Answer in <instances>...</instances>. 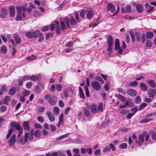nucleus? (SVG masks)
<instances>
[{"instance_id":"nucleus-1","label":"nucleus","mask_w":156,"mask_h":156,"mask_svg":"<svg viewBox=\"0 0 156 156\" xmlns=\"http://www.w3.org/2000/svg\"><path fill=\"white\" fill-rule=\"evenodd\" d=\"M34 130L31 129L29 132L25 133L23 138H20L17 140V142L19 143H21L23 144H25L27 140L31 141L33 139Z\"/></svg>"},{"instance_id":"nucleus-2","label":"nucleus","mask_w":156,"mask_h":156,"mask_svg":"<svg viewBox=\"0 0 156 156\" xmlns=\"http://www.w3.org/2000/svg\"><path fill=\"white\" fill-rule=\"evenodd\" d=\"M65 24L67 28H69V23L71 25H75L76 24V22L74 17L70 16L69 18L67 17H66L63 19V21Z\"/></svg>"},{"instance_id":"nucleus-3","label":"nucleus","mask_w":156,"mask_h":156,"mask_svg":"<svg viewBox=\"0 0 156 156\" xmlns=\"http://www.w3.org/2000/svg\"><path fill=\"white\" fill-rule=\"evenodd\" d=\"M16 9L18 15L16 17V21L21 20H22V17L21 16V14L22 12H26V8L24 6L20 7L18 6L16 7Z\"/></svg>"},{"instance_id":"nucleus-4","label":"nucleus","mask_w":156,"mask_h":156,"mask_svg":"<svg viewBox=\"0 0 156 156\" xmlns=\"http://www.w3.org/2000/svg\"><path fill=\"white\" fill-rule=\"evenodd\" d=\"M61 28L60 27V26H57L56 27L55 32L56 34H60L62 30L64 31L67 28L64 22L62 20L61 21Z\"/></svg>"},{"instance_id":"nucleus-5","label":"nucleus","mask_w":156,"mask_h":156,"mask_svg":"<svg viewBox=\"0 0 156 156\" xmlns=\"http://www.w3.org/2000/svg\"><path fill=\"white\" fill-rule=\"evenodd\" d=\"M44 98L46 100L49 99L48 102L51 105H55L56 102V100L54 99V95L52 96L50 94H47L44 96Z\"/></svg>"},{"instance_id":"nucleus-6","label":"nucleus","mask_w":156,"mask_h":156,"mask_svg":"<svg viewBox=\"0 0 156 156\" xmlns=\"http://www.w3.org/2000/svg\"><path fill=\"white\" fill-rule=\"evenodd\" d=\"M91 86L94 90L96 91L100 90L101 87L100 83L96 81L92 82L91 83Z\"/></svg>"},{"instance_id":"nucleus-7","label":"nucleus","mask_w":156,"mask_h":156,"mask_svg":"<svg viewBox=\"0 0 156 156\" xmlns=\"http://www.w3.org/2000/svg\"><path fill=\"white\" fill-rule=\"evenodd\" d=\"M10 126L12 128L11 129L13 130L16 129L19 131L20 130L21 128L20 125L17 123L15 122H11L10 124Z\"/></svg>"},{"instance_id":"nucleus-8","label":"nucleus","mask_w":156,"mask_h":156,"mask_svg":"<svg viewBox=\"0 0 156 156\" xmlns=\"http://www.w3.org/2000/svg\"><path fill=\"white\" fill-rule=\"evenodd\" d=\"M88 108L92 113H95L98 112V110L97 108V105L95 104H93L87 106Z\"/></svg>"},{"instance_id":"nucleus-9","label":"nucleus","mask_w":156,"mask_h":156,"mask_svg":"<svg viewBox=\"0 0 156 156\" xmlns=\"http://www.w3.org/2000/svg\"><path fill=\"white\" fill-rule=\"evenodd\" d=\"M16 135L15 134H13L9 140L8 144L9 146H12L16 142Z\"/></svg>"},{"instance_id":"nucleus-10","label":"nucleus","mask_w":156,"mask_h":156,"mask_svg":"<svg viewBox=\"0 0 156 156\" xmlns=\"http://www.w3.org/2000/svg\"><path fill=\"white\" fill-rule=\"evenodd\" d=\"M25 35L28 38H31L32 37H37V34H36V31L34 32H27L25 33Z\"/></svg>"},{"instance_id":"nucleus-11","label":"nucleus","mask_w":156,"mask_h":156,"mask_svg":"<svg viewBox=\"0 0 156 156\" xmlns=\"http://www.w3.org/2000/svg\"><path fill=\"white\" fill-rule=\"evenodd\" d=\"M46 115L48 117V119L50 121L53 122L55 120V117L51 112L49 111L46 112Z\"/></svg>"},{"instance_id":"nucleus-12","label":"nucleus","mask_w":156,"mask_h":156,"mask_svg":"<svg viewBox=\"0 0 156 156\" xmlns=\"http://www.w3.org/2000/svg\"><path fill=\"white\" fill-rule=\"evenodd\" d=\"M144 136L143 134V132L142 134H140L139 136V140H136V143L140 145L144 141Z\"/></svg>"},{"instance_id":"nucleus-13","label":"nucleus","mask_w":156,"mask_h":156,"mask_svg":"<svg viewBox=\"0 0 156 156\" xmlns=\"http://www.w3.org/2000/svg\"><path fill=\"white\" fill-rule=\"evenodd\" d=\"M107 9L108 11H110L111 12L113 13L115 10V6L112 4L110 3L108 4Z\"/></svg>"},{"instance_id":"nucleus-14","label":"nucleus","mask_w":156,"mask_h":156,"mask_svg":"<svg viewBox=\"0 0 156 156\" xmlns=\"http://www.w3.org/2000/svg\"><path fill=\"white\" fill-rule=\"evenodd\" d=\"M9 12L10 15L12 17H13L15 16V9L14 6H10L9 8Z\"/></svg>"},{"instance_id":"nucleus-15","label":"nucleus","mask_w":156,"mask_h":156,"mask_svg":"<svg viewBox=\"0 0 156 156\" xmlns=\"http://www.w3.org/2000/svg\"><path fill=\"white\" fill-rule=\"evenodd\" d=\"M148 96L153 98L154 96V94L156 93V89H150L148 91Z\"/></svg>"},{"instance_id":"nucleus-16","label":"nucleus","mask_w":156,"mask_h":156,"mask_svg":"<svg viewBox=\"0 0 156 156\" xmlns=\"http://www.w3.org/2000/svg\"><path fill=\"white\" fill-rule=\"evenodd\" d=\"M146 83L152 88H154L156 86L155 83L153 80H148L146 81Z\"/></svg>"},{"instance_id":"nucleus-17","label":"nucleus","mask_w":156,"mask_h":156,"mask_svg":"<svg viewBox=\"0 0 156 156\" xmlns=\"http://www.w3.org/2000/svg\"><path fill=\"white\" fill-rule=\"evenodd\" d=\"M140 86L141 89L144 91H147L148 88L146 84L143 82H141L140 83Z\"/></svg>"},{"instance_id":"nucleus-18","label":"nucleus","mask_w":156,"mask_h":156,"mask_svg":"<svg viewBox=\"0 0 156 156\" xmlns=\"http://www.w3.org/2000/svg\"><path fill=\"white\" fill-rule=\"evenodd\" d=\"M128 94L132 96H134L136 95V92L135 90L131 89H128L127 91Z\"/></svg>"},{"instance_id":"nucleus-19","label":"nucleus","mask_w":156,"mask_h":156,"mask_svg":"<svg viewBox=\"0 0 156 156\" xmlns=\"http://www.w3.org/2000/svg\"><path fill=\"white\" fill-rule=\"evenodd\" d=\"M41 76L40 75H38L37 76L32 75L30 76V79L33 81H35L40 80Z\"/></svg>"},{"instance_id":"nucleus-20","label":"nucleus","mask_w":156,"mask_h":156,"mask_svg":"<svg viewBox=\"0 0 156 156\" xmlns=\"http://www.w3.org/2000/svg\"><path fill=\"white\" fill-rule=\"evenodd\" d=\"M23 128L26 131L30 129L29 123L28 121H25L23 123Z\"/></svg>"},{"instance_id":"nucleus-21","label":"nucleus","mask_w":156,"mask_h":156,"mask_svg":"<svg viewBox=\"0 0 156 156\" xmlns=\"http://www.w3.org/2000/svg\"><path fill=\"white\" fill-rule=\"evenodd\" d=\"M16 90V88L15 87H12L9 91V94L13 96L15 95Z\"/></svg>"},{"instance_id":"nucleus-22","label":"nucleus","mask_w":156,"mask_h":156,"mask_svg":"<svg viewBox=\"0 0 156 156\" xmlns=\"http://www.w3.org/2000/svg\"><path fill=\"white\" fill-rule=\"evenodd\" d=\"M36 34H37V36L39 35V38L38 39V41L39 42H41L44 39V36L43 34L40 33V31L38 30H36Z\"/></svg>"},{"instance_id":"nucleus-23","label":"nucleus","mask_w":156,"mask_h":156,"mask_svg":"<svg viewBox=\"0 0 156 156\" xmlns=\"http://www.w3.org/2000/svg\"><path fill=\"white\" fill-rule=\"evenodd\" d=\"M108 45H113V40L112 36L111 35H109L108 37Z\"/></svg>"},{"instance_id":"nucleus-24","label":"nucleus","mask_w":156,"mask_h":156,"mask_svg":"<svg viewBox=\"0 0 156 156\" xmlns=\"http://www.w3.org/2000/svg\"><path fill=\"white\" fill-rule=\"evenodd\" d=\"M34 136L37 137H40L41 135V133L39 130H36L34 132Z\"/></svg>"},{"instance_id":"nucleus-25","label":"nucleus","mask_w":156,"mask_h":156,"mask_svg":"<svg viewBox=\"0 0 156 156\" xmlns=\"http://www.w3.org/2000/svg\"><path fill=\"white\" fill-rule=\"evenodd\" d=\"M53 112L55 115H57L59 114V108L58 107H55L53 110Z\"/></svg>"},{"instance_id":"nucleus-26","label":"nucleus","mask_w":156,"mask_h":156,"mask_svg":"<svg viewBox=\"0 0 156 156\" xmlns=\"http://www.w3.org/2000/svg\"><path fill=\"white\" fill-rule=\"evenodd\" d=\"M136 8L137 11L138 12H142V11L143 9V7L142 5H140V4H139V5H137L136 6Z\"/></svg>"},{"instance_id":"nucleus-27","label":"nucleus","mask_w":156,"mask_h":156,"mask_svg":"<svg viewBox=\"0 0 156 156\" xmlns=\"http://www.w3.org/2000/svg\"><path fill=\"white\" fill-rule=\"evenodd\" d=\"M149 134L151 135L152 139L153 140L156 139V133L153 131H151L149 132Z\"/></svg>"},{"instance_id":"nucleus-28","label":"nucleus","mask_w":156,"mask_h":156,"mask_svg":"<svg viewBox=\"0 0 156 156\" xmlns=\"http://www.w3.org/2000/svg\"><path fill=\"white\" fill-rule=\"evenodd\" d=\"M153 33L152 32H147L146 34V37L148 39H151L153 37Z\"/></svg>"},{"instance_id":"nucleus-29","label":"nucleus","mask_w":156,"mask_h":156,"mask_svg":"<svg viewBox=\"0 0 156 156\" xmlns=\"http://www.w3.org/2000/svg\"><path fill=\"white\" fill-rule=\"evenodd\" d=\"M1 14L2 15L4 16L8 14L7 10L4 8H2L0 9Z\"/></svg>"},{"instance_id":"nucleus-30","label":"nucleus","mask_w":156,"mask_h":156,"mask_svg":"<svg viewBox=\"0 0 156 156\" xmlns=\"http://www.w3.org/2000/svg\"><path fill=\"white\" fill-rule=\"evenodd\" d=\"M93 17V13L92 11L90 10L88 11V13L87 14V19H89Z\"/></svg>"},{"instance_id":"nucleus-31","label":"nucleus","mask_w":156,"mask_h":156,"mask_svg":"<svg viewBox=\"0 0 156 156\" xmlns=\"http://www.w3.org/2000/svg\"><path fill=\"white\" fill-rule=\"evenodd\" d=\"M41 15V13L40 12L36 10H35L34 11L33 13V16H34L38 17L40 16Z\"/></svg>"},{"instance_id":"nucleus-32","label":"nucleus","mask_w":156,"mask_h":156,"mask_svg":"<svg viewBox=\"0 0 156 156\" xmlns=\"http://www.w3.org/2000/svg\"><path fill=\"white\" fill-rule=\"evenodd\" d=\"M30 94V91L27 90H25L22 92V95L23 97H26Z\"/></svg>"},{"instance_id":"nucleus-33","label":"nucleus","mask_w":156,"mask_h":156,"mask_svg":"<svg viewBox=\"0 0 156 156\" xmlns=\"http://www.w3.org/2000/svg\"><path fill=\"white\" fill-rule=\"evenodd\" d=\"M56 90L58 91H60L62 89V85L60 84H57L56 85Z\"/></svg>"},{"instance_id":"nucleus-34","label":"nucleus","mask_w":156,"mask_h":156,"mask_svg":"<svg viewBox=\"0 0 156 156\" xmlns=\"http://www.w3.org/2000/svg\"><path fill=\"white\" fill-rule=\"evenodd\" d=\"M37 56L35 55H32L31 56L28 57L26 58V60L28 61H32L36 59Z\"/></svg>"},{"instance_id":"nucleus-35","label":"nucleus","mask_w":156,"mask_h":156,"mask_svg":"<svg viewBox=\"0 0 156 156\" xmlns=\"http://www.w3.org/2000/svg\"><path fill=\"white\" fill-rule=\"evenodd\" d=\"M129 33L131 37L132 42H134L135 41V38L134 34L131 31H130Z\"/></svg>"},{"instance_id":"nucleus-36","label":"nucleus","mask_w":156,"mask_h":156,"mask_svg":"<svg viewBox=\"0 0 156 156\" xmlns=\"http://www.w3.org/2000/svg\"><path fill=\"white\" fill-rule=\"evenodd\" d=\"M69 134H66L59 136V137H57L56 139V140H62L65 138L67 137Z\"/></svg>"},{"instance_id":"nucleus-37","label":"nucleus","mask_w":156,"mask_h":156,"mask_svg":"<svg viewBox=\"0 0 156 156\" xmlns=\"http://www.w3.org/2000/svg\"><path fill=\"white\" fill-rule=\"evenodd\" d=\"M143 134H144V137H145V140L147 141L149 138V135L146 131H144Z\"/></svg>"},{"instance_id":"nucleus-38","label":"nucleus","mask_w":156,"mask_h":156,"mask_svg":"<svg viewBox=\"0 0 156 156\" xmlns=\"http://www.w3.org/2000/svg\"><path fill=\"white\" fill-rule=\"evenodd\" d=\"M95 79L100 81L101 83L103 84L104 83V81L103 80L100 76H95Z\"/></svg>"},{"instance_id":"nucleus-39","label":"nucleus","mask_w":156,"mask_h":156,"mask_svg":"<svg viewBox=\"0 0 156 156\" xmlns=\"http://www.w3.org/2000/svg\"><path fill=\"white\" fill-rule=\"evenodd\" d=\"M136 40L138 42H140V41L141 36L140 33L137 32L135 34Z\"/></svg>"},{"instance_id":"nucleus-40","label":"nucleus","mask_w":156,"mask_h":156,"mask_svg":"<svg viewBox=\"0 0 156 156\" xmlns=\"http://www.w3.org/2000/svg\"><path fill=\"white\" fill-rule=\"evenodd\" d=\"M126 12L128 13L132 11L131 6L130 5H127L126 6L125 8Z\"/></svg>"},{"instance_id":"nucleus-41","label":"nucleus","mask_w":156,"mask_h":156,"mask_svg":"<svg viewBox=\"0 0 156 156\" xmlns=\"http://www.w3.org/2000/svg\"><path fill=\"white\" fill-rule=\"evenodd\" d=\"M119 39H116L115 41V49H116L119 46Z\"/></svg>"},{"instance_id":"nucleus-42","label":"nucleus","mask_w":156,"mask_h":156,"mask_svg":"<svg viewBox=\"0 0 156 156\" xmlns=\"http://www.w3.org/2000/svg\"><path fill=\"white\" fill-rule=\"evenodd\" d=\"M14 39L17 44H20L21 42L20 38L17 36H16L14 37Z\"/></svg>"},{"instance_id":"nucleus-43","label":"nucleus","mask_w":156,"mask_h":156,"mask_svg":"<svg viewBox=\"0 0 156 156\" xmlns=\"http://www.w3.org/2000/svg\"><path fill=\"white\" fill-rule=\"evenodd\" d=\"M103 105L102 103H100L99 104L98 106V111H99L101 112L103 111Z\"/></svg>"},{"instance_id":"nucleus-44","label":"nucleus","mask_w":156,"mask_h":156,"mask_svg":"<svg viewBox=\"0 0 156 156\" xmlns=\"http://www.w3.org/2000/svg\"><path fill=\"white\" fill-rule=\"evenodd\" d=\"M147 105V103H143L140 105L139 108H138L139 110H140L143 109V108L145 107Z\"/></svg>"},{"instance_id":"nucleus-45","label":"nucleus","mask_w":156,"mask_h":156,"mask_svg":"<svg viewBox=\"0 0 156 156\" xmlns=\"http://www.w3.org/2000/svg\"><path fill=\"white\" fill-rule=\"evenodd\" d=\"M1 50L2 53L5 54L7 52V49L5 46H3L1 48Z\"/></svg>"},{"instance_id":"nucleus-46","label":"nucleus","mask_w":156,"mask_h":156,"mask_svg":"<svg viewBox=\"0 0 156 156\" xmlns=\"http://www.w3.org/2000/svg\"><path fill=\"white\" fill-rule=\"evenodd\" d=\"M127 145L126 143H124L120 145L119 148L122 149H125L127 147Z\"/></svg>"},{"instance_id":"nucleus-47","label":"nucleus","mask_w":156,"mask_h":156,"mask_svg":"<svg viewBox=\"0 0 156 156\" xmlns=\"http://www.w3.org/2000/svg\"><path fill=\"white\" fill-rule=\"evenodd\" d=\"M137 111V107L136 106H134L131 108V111L134 115Z\"/></svg>"},{"instance_id":"nucleus-48","label":"nucleus","mask_w":156,"mask_h":156,"mask_svg":"<svg viewBox=\"0 0 156 156\" xmlns=\"http://www.w3.org/2000/svg\"><path fill=\"white\" fill-rule=\"evenodd\" d=\"M50 127L51 130V131L52 132H53L55 131L57 129L56 127L53 125H50Z\"/></svg>"},{"instance_id":"nucleus-49","label":"nucleus","mask_w":156,"mask_h":156,"mask_svg":"<svg viewBox=\"0 0 156 156\" xmlns=\"http://www.w3.org/2000/svg\"><path fill=\"white\" fill-rule=\"evenodd\" d=\"M12 129H10L9 130L8 134L6 136V138L7 139H8L9 137L12 133Z\"/></svg>"},{"instance_id":"nucleus-50","label":"nucleus","mask_w":156,"mask_h":156,"mask_svg":"<svg viewBox=\"0 0 156 156\" xmlns=\"http://www.w3.org/2000/svg\"><path fill=\"white\" fill-rule=\"evenodd\" d=\"M137 85L138 82L136 81H133L129 83V85L132 87H135Z\"/></svg>"},{"instance_id":"nucleus-51","label":"nucleus","mask_w":156,"mask_h":156,"mask_svg":"<svg viewBox=\"0 0 156 156\" xmlns=\"http://www.w3.org/2000/svg\"><path fill=\"white\" fill-rule=\"evenodd\" d=\"M115 50L116 51H118V53L119 54H121L122 53V49L120 46L118 47V48H116V49H115Z\"/></svg>"},{"instance_id":"nucleus-52","label":"nucleus","mask_w":156,"mask_h":156,"mask_svg":"<svg viewBox=\"0 0 156 156\" xmlns=\"http://www.w3.org/2000/svg\"><path fill=\"white\" fill-rule=\"evenodd\" d=\"M85 90L86 91V95L87 97H90V94L89 93V91L88 90V89L87 86L85 87Z\"/></svg>"},{"instance_id":"nucleus-53","label":"nucleus","mask_w":156,"mask_h":156,"mask_svg":"<svg viewBox=\"0 0 156 156\" xmlns=\"http://www.w3.org/2000/svg\"><path fill=\"white\" fill-rule=\"evenodd\" d=\"M53 36V33H48L46 34L45 38L46 40L49 39V38L50 37H52Z\"/></svg>"},{"instance_id":"nucleus-54","label":"nucleus","mask_w":156,"mask_h":156,"mask_svg":"<svg viewBox=\"0 0 156 156\" xmlns=\"http://www.w3.org/2000/svg\"><path fill=\"white\" fill-rule=\"evenodd\" d=\"M87 10H82L81 11L80 13V15L81 17L83 18V17L84 14L86 13L87 12Z\"/></svg>"},{"instance_id":"nucleus-55","label":"nucleus","mask_w":156,"mask_h":156,"mask_svg":"<svg viewBox=\"0 0 156 156\" xmlns=\"http://www.w3.org/2000/svg\"><path fill=\"white\" fill-rule=\"evenodd\" d=\"M146 46L147 47H150L151 46L152 43L149 40L147 41L146 43Z\"/></svg>"},{"instance_id":"nucleus-56","label":"nucleus","mask_w":156,"mask_h":156,"mask_svg":"<svg viewBox=\"0 0 156 156\" xmlns=\"http://www.w3.org/2000/svg\"><path fill=\"white\" fill-rule=\"evenodd\" d=\"M148 8H147V9L146 12H151L154 9V7L153 6H149L148 7Z\"/></svg>"},{"instance_id":"nucleus-57","label":"nucleus","mask_w":156,"mask_h":156,"mask_svg":"<svg viewBox=\"0 0 156 156\" xmlns=\"http://www.w3.org/2000/svg\"><path fill=\"white\" fill-rule=\"evenodd\" d=\"M152 119H143V120H142L141 121H140V123H145L147 122H149V121L152 120Z\"/></svg>"},{"instance_id":"nucleus-58","label":"nucleus","mask_w":156,"mask_h":156,"mask_svg":"<svg viewBox=\"0 0 156 156\" xmlns=\"http://www.w3.org/2000/svg\"><path fill=\"white\" fill-rule=\"evenodd\" d=\"M44 110V107L42 106L39 107L38 110V112L40 113L42 112Z\"/></svg>"},{"instance_id":"nucleus-59","label":"nucleus","mask_w":156,"mask_h":156,"mask_svg":"<svg viewBox=\"0 0 156 156\" xmlns=\"http://www.w3.org/2000/svg\"><path fill=\"white\" fill-rule=\"evenodd\" d=\"M46 156H57V153L54 152L52 153H48L46 154Z\"/></svg>"},{"instance_id":"nucleus-60","label":"nucleus","mask_w":156,"mask_h":156,"mask_svg":"<svg viewBox=\"0 0 156 156\" xmlns=\"http://www.w3.org/2000/svg\"><path fill=\"white\" fill-rule=\"evenodd\" d=\"M141 41L143 43H144L146 41V37L145 34H143L141 36Z\"/></svg>"},{"instance_id":"nucleus-61","label":"nucleus","mask_w":156,"mask_h":156,"mask_svg":"<svg viewBox=\"0 0 156 156\" xmlns=\"http://www.w3.org/2000/svg\"><path fill=\"white\" fill-rule=\"evenodd\" d=\"M30 76H23L22 77L23 80L24 81H26L30 79Z\"/></svg>"},{"instance_id":"nucleus-62","label":"nucleus","mask_w":156,"mask_h":156,"mask_svg":"<svg viewBox=\"0 0 156 156\" xmlns=\"http://www.w3.org/2000/svg\"><path fill=\"white\" fill-rule=\"evenodd\" d=\"M94 154L96 155H99L101 154V151L99 149H97L95 151Z\"/></svg>"},{"instance_id":"nucleus-63","label":"nucleus","mask_w":156,"mask_h":156,"mask_svg":"<svg viewBox=\"0 0 156 156\" xmlns=\"http://www.w3.org/2000/svg\"><path fill=\"white\" fill-rule=\"evenodd\" d=\"M32 85V82H27L26 84V87L27 88L29 89L31 87Z\"/></svg>"},{"instance_id":"nucleus-64","label":"nucleus","mask_w":156,"mask_h":156,"mask_svg":"<svg viewBox=\"0 0 156 156\" xmlns=\"http://www.w3.org/2000/svg\"><path fill=\"white\" fill-rule=\"evenodd\" d=\"M109 148L111 149H112L113 151H115V148L114 145L112 144H110L109 145Z\"/></svg>"}]
</instances>
